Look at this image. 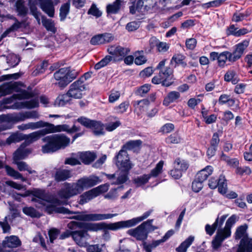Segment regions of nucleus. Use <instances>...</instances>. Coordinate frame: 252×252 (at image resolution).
Returning a JSON list of instances; mask_svg holds the SVG:
<instances>
[{
  "instance_id": "30",
  "label": "nucleus",
  "mask_w": 252,
  "mask_h": 252,
  "mask_svg": "<svg viewBox=\"0 0 252 252\" xmlns=\"http://www.w3.org/2000/svg\"><path fill=\"white\" fill-rule=\"evenodd\" d=\"M16 11L20 16H25L28 13V8L26 6L24 0H18L15 3Z\"/></svg>"
},
{
  "instance_id": "40",
  "label": "nucleus",
  "mask_w": 252,
  "mask_h": 252,
  "mask_svg": "<svg viewBox=\"0 0 252 252\" xmlns=\"http://www.w3.org/2000/svg\"><path fill=\"white\" fill-rule=\"evenodd\" d=\"M194 240L193 236H189L176 248V251L178 252H186L188 248L191 245Z\"/></svg>"
},
{
  "instance_id": "28",
  "label": "nucleus",
  "mask_w": 252,
  "mask_h": 252,
  "mask_svg": "<svg viewBox=\"0 0 252 252\" xmlns=\"http://www.w3.org/2000/svg\"><path fill=\"white\" fill-rule=\"evenodd\" d=\"M17 115L18 122L24 121L26 120L29 119H38L39 117V115L36 111L20 112L17 113Z\"/></svg>"
},
{
  "instance_id": "25",
  "label": "nucleus",
  "mask_w": 252,
  "mask_h": 252,
  "mask_svg": "<svg viewBox=\"0 0 252 252\" xmlns=\"http://www.w3.org/2000/svg\"><path fill=\"white\" fill-rule=\"evenodd\" d=\"M236 252H252V238L241 239Z\"/></svg>"
},
{
  "instance_id": "12",
  "label": "nucleus",
  "mask_w": 252,
  "mask_h": 252,
  "mask_svg": "<svg viewBox=\"0 0 252 252\" xmlns=\"http://www.w3.org/2000/svg\"><path fill=\"white\" fill-rule=\"evenodd\" d=\"M117 216V214H85L81 213L71 218L83 221H99L111 219Z\"/></svg>"
},
{
  "instance_id": "36",
  "label": "nucleus",
  "mask_w": 252,
  "mask_h": 252,
  "mask_svg": "<svg viewBox=\"0 0 252 252\" xmlns=\"http://www.w3.org/2000/svg\"><path fill=\"white\" fill-rule=\"evenodd\" d=\"M180 97V94L179 92L172 91L169 93L164 98L163 104L165 106H168L170 103L175 102Z\"/></svg>"
},
{
  "instance_id": "34",
  "label": "nucleus",
  "mask_w": 252,
  "mask_h": 252,
  "mask_svg": "<svg viewBox=\"0 0 252 252\" xmlns=\"http://www.w3.org/2000/svg\"><path fill=\"white\" fill-rule=\"evenodd\" d=\"M123 1L121 0H116L113 3L107 5L106 9L108 14H116L121 8Z\"/></svg>"
},
{
  "instance_id": "31",
  "label": "nucleus",
  "mask_w": 252,
  "mask_h": 252,
  "mask_svg": "<svg viewBox=\"0 0 252 252\" xmlns=\"http://www.w3.org/2000/svg\"><path fill=\"white\" fill-rule=\"evenodd\" d=\"M141 144L142 142L140 140H131L124 145L121 150L126 151V150H132L135 152L139 149Z\"/></svg>"
},
{
  "instance_id": "24",
  "label": "nucleus",
  "mask_w": 252,
  "mask_h": 252,
  "mask_svg": "<svg viewBox=\"0 0 252 252\" xmlns=\"http://www.w3.org/2000/svg\"><path fill=\"white\" fill-rule=\"evenodd\" d=\"M2 244L4 248H15L19 247L21 242L17 236L11 235L6 237Z\"/></svg>"
},
{
  "instance_id": "43",
  "label": "nucleus",
  "mask_w": 252,
  "mask_h": 252,
  "mask_svg": "<svg viewBox=\"0 0 252 252\" xmlns=\"http://www.w3.org/2000/svg\"><path fill=\"white\" fill-rule=\"evenodd\" d=\"M128 172L122 171L119 170L117 173V176L116 178V181L112 182V184L119 185L125 183L128 179Z\"/></svg>"
},
{
  "instance_id": "59",
  "label": "nucleus",
  "mask_w": 252,
  "mask_h": 252,
  "mask_svg": "<svg viewBox=\"0 0 252 252\" xmlns=\"http://www.w3.org/2000/svg\"><path fill=\"white\" fill-rule=\"evenodd\" d=\"M168 143L178 144L181 141V138L177 133H174L170 135L166 139Z\"/></svg>"
},
{
  "instance_id": "51",
  "label": "nucleus",
  "mask_w": 252,
  "mask_h": 252,
  "mask_svg": "<svg viewBox=\"0 0 252 252\" xmlns=\"http://www.w3.org/2000/svg\"><path fill=\"white\" fill-rule=\"evenodd\" d=\"M143 51H136L134 53V63L138 65L144 64L147 62V58L143 55Z\"/></svg>"
},
{
  "instance_id": "37",
  "label": "nucleus",
  "mask_w": 252,
  "mask_h": 252,
  "mask_svg": "<svg viewBox=\"0 0 252 252\" xmlns=\"http://www.w3.org/2000/svg\"><path fill=\"white\" fill-rule=\"evenodd\" d=\"M149 104V101L147 99H142L134 102L135 110L140 114L146 110Z\"/></svg>"
},
{
  "instance_id": "2",
  "label": "nucleus",
  "mask_w": 252,
  "mask_h": 252,
  "mask_svg": "<svg viewBox=\"0 0 252 252\" xmlns=\"http://www.w3.org/2000/svg\"><path fill=\"white\" fill-rule=\"evenodd\" d=\"M42 140L47 143L42 147L43 153H53L61 149H64L69 145L70 142V138L63 134L47 136L43 138Z\"/></svg>"
},
{
  "instance_id": "42",
  "label": "nucleus",
  "mask_w": 252,
  "mask_h": 252,
  "mask_svg": "<svg viewBox=\"0 0 252 252\" xmlns=\"http://www.w3.org/2000/svg\"><path fill=\"white\" fill-rule=\"evenodd\" d=\"M71 177L70 172L67 170H59L55 175V179L57 182L64 181Z\"/></svg>"
},
{
  "instance_id": "4",
  "label": "nucleus",
  "mask_w": 252,
  "mask_h": 252,
  "mask_svg": "<svg viewBox=\"0 0 252 252\" xmlns=\"http://www.w3.org/2000/svg\"><path fill=\"white\" fill-rule=\"evenodd\" d=\"M50 17H53L54 7L52 0H29V6L31 13L40 24V12L38 10L37 5Z\"/></svg>"
},
{
  "instance_id": "17",
  "label": "nucleus",
  "mask_w": 252,
  "mask_h": 252,
  "mask_svg": "<svg viewBox=\"0 0 252 252\" xmlns=\"http://www.w3.org/2000/svg\"><path fill=\"white\" fill-rule=\"evenodd\" d=\"M82 192L85 189L90 188L101 182L99 178L96 176L91 175L84 177L77 181Z\"/></svg>"
},
{
  "instance_id": "20",
  "label": "nucleus",
  "mask_w": 252,
  "mask_h": 252,
  "mask_svg": "<svg viewBox=\"0 0 252 252\" xmlns=\"http://www.w3.org/2000/svg\"><path fill=\"white\" fill-rule=\"evenodd\" d=\"M27 143H23L14 153L13 160H20L25 159L32 152V149L27 147Z\"/></svg>"
},
{
  "instance_id": "11",
  "label": "nucleus",
  "mask_w": 252,
  "mask_h": 252,
  "mask_svg": "<svg viewBox=\"0 0 252 252\" xmlns=\"http://www.w3.org/2000/svg\"><path fill=\"white\" fill-rule=\"evenodd\" d=\"M172 73L173 70L170 67H166L159 71L158 75L153 77L152 81L155 84L161 83L163 86L168 87L173 83Z\"/></svg>"
},
{
  "instance_id": "41",
  "label": "nucleus",
  "mask_w": 252,
  "mask_h": 252,
  "mask_svg": "<svg viewBox=\"0 0 252 252\" xmlns=\"http://www.w3.org/2000/svg\"><path fill=\"white\" fill-rule=\"evenodd\" d=\"M25 140V134L16 132L12 133L6 139V143L10 144L12 143H17Z\"/></svg>"
},
{
  "instance_id": "15",
  "label": "nucleus",
  "mask_w": 252,
  "mask_h": 252,
  "mask_svg": "<svg viewBox=\"0 0 252 252\" xmlns=\"http://www.w3.org/2000/svg\"><path fill=\"white\" fill-rule=\"evenodd\" d=\"M210 58L212 61L217 60L218 65L221 67L225 66L227 60L230 62H235L232 54L228 51H224L220 53L212 52L210 54Z\"/></svg>"
},
{
  "instance_id": "55",
  "label": "nucleus",
  "mask_w": 252,
  "mask_h": 252,
  "mask_svg": "<svg viewBox=\"0 0 252 252\" xmlns=\"http://www.w3.org/2000/svg\"><path fill=\"white\" fill-rule=\"evenodd\" d=\"M236 75V72L234 70H228L224 75V80L227 82L231 81L233 84H236L238 82Z\"/></svg>"
},
{
  "instance_id": "6",
  "label": "nucleus",
  "mask_w": 252,
  "mask_h": 252,
  "mask_svg": "<svg viewBox=\"0 0 252 252\" xmlns=\"http://www.w3.org/2000/svg\"><path fill=\"white\" fill-rule=\"evenodd\" d=\"M78 74V70H71L69 68H62L54 73V78L56 81L55 84L60 87L64 88L75 79Z\"/></svg>"
},
{
  "instance_id": "62",
  "label": "nucleus",
  "mask_w": 252,
  "mask_h": 252,
  "mask_svg": "<svg viewBox=\"0 0 252 252\" xmlns=\"http://www.w3.org/2000/svg\"><path fill=\"white\" fill-rule=\"evenodd\" d=\"M203 181L195 178V179L192 183V189L193 191L198 192L203 188Z\"/></svg>"
},
{
  "instance_id": "32",
  "label": "nucleus",
  "mask_w": 252,
  "mask_h": 252,
  "mask_svg": "<svg viewBox=\"0 0 252 252\" xmlns=\"http://www.w3.org/2000/svg\"><path fill=\"white\" fill-rule=\"evenodd\" d=\"M248 225L247 224L242 225L239 226L235 233V239H243L249 238L247 233Z\"/></svg>"
},
{
  "instance_id": "39",
  "label": "nucleus",
  "mask_w": 252,
  "mask_h": 252,
  "mask_svg": "<svg viewBox=\"0 0 252 252\" xmlns=\"http://www.w3.org/2000/svg\"><path fill=\"white\" fill-rule=\"evenodd\" d=\"M8 17L10 19H13L15 23L9 28L7 29L1 35V39L6 37L10 32L17 30L21 27V23L19 22L15 18L12 16L8 15Z\"/></svg>"
},
{
  "instance_id": "56",
  "label": "nucleus",
  "mask_w": 252,
  "mask_h": 252,
  "mask_svg": "<svg viewBox=\"0 0 252 252\" xmlns=\"http://www.w3.org/2000/svg\"><path fill=\"white\" fill-rule=\"evenodd\" d=\"M150 179L148 174H145L135 178L134 183L137 187H140L147 183Z\"/></svg>"
},
{
  "instance_id": "60",
  "label": "nucleus",
  "mask_w": 252,
  "mask_h": 252,
  "mask_svg": "<svg viewBox=\"0 0 252 252\" xmlns=\"http://www.w3.org/2000/svg\"><path fill=\"white\" fill-rule=\"evenodd\" d=\"M219 218H218L212 225L206 224L205 226V231L208 235L211 236L214 233L217 227L218 226Z\"/></svg>"
},
{
  "instance_id": "9",
  "label": "nucleus",
  "mask_w": 252,
  "mask_h": 252,
  "mask_svg": "<svg viewBox=\"0 0 252 252\" xmlns=\"http://www.w3.org/2000/svg\"><path fill=\"white\" fill-rule=\"evenodd\" d=\"M43 128L40 130L32 132L29 134H25V141L24 143H27V145L28 146L38 140L41 136L49 133H55L54 129V125L53 124L46 122L45 126Z\"/></svg>"
},
{
  "instance_id": "49",
  "label": "nucleus",
  "mask_w": 252,
  "mask_h": 252,
  "mask_svg": "<svg viewBox=\"0 0 252 252\" xmlns=\"http://www.w3.org/2000/svg\"><path fill=\"white\" fill-rule=\"evenodd\" d=\"M92 124V127L95 135H100L104 133V126L100 122L93 121Z\"/></svg>"
},
{
  "instance_id": "47",
  "label": "nucleus",
  "mask_w": 252,
  "mask_h": 252,
  "mask_svg": "<svg viewBox=\"0 0 252 252\" xmlns=\"http://www.w3.org/2000/svg\"><path fill=\"white\" fill-rule=\"evenodd\" d=\"M13 163L17 165L18 169L20 171H27L30 174L36 173V171L32 170L25 162L20 161L19 160H13Z\"/></svg>"
},
{
  "instance_id": "8",
  "label": "nucleus",
  "mask_w": 252,
  "mask_h": 252,
  "mask_svg": "<svg viewBox=\"0 0 252 252\" xmlns=\"http://www.w3.org/2000/svg\"><path fill=\"white\" fill-rule=\"evenodd\" d=\"M152 210L145 212L141 216L133 218L132 219L120 221L110 224L109 228L113 231L117 230L124 228H128L134 226L137 224L147 219L151 214Z\"/></svg>"
},
{
  "instance_id": "10",
  "label": "nucleus",
  "mask_w": 252,
  "mask_h": 252,
  "mask_svg": "<svg viewBox=\"0 0 252 252\" xmlns=\"http://www.w3.org/2000/svg\"><path fill=\"white\" fill-rule=\"evenodd\" d=\"M82 192L77 181L73 183H65L58 192V195L61 199H68Z\"/></svg>"
},
{
  "instance_id": "38",
  "label": "nucleus",
  "mask_w": 252,
  "mask_h": 252,
  "mask_svg": "<svg viewBox=\"0 0 252 252\" xmlns=\"http://www.w3.org/2000/svg\"><path fill=\"white\" fill-rule=\"evenodd\" d=\"M7 174L15 179H20L23 182H26L27 179L22 176V174L8 165L4 166Z\"/></svg>"
},
{
  "instance_id": "61",
  "label": "nucleus",
  "mask_w": 252,
  "mask_h": 252,
  "mask_svg": "<svg viewBox=\"0 0 252 252\" xmlns=\"http://www.w3.org/2000/svg\"><path fill=\"white\" fill-rule=\"evenodd\" d=\"M23 211L27 215L31 217H39V213L32 207H25L23 209Z\"/></svg>"
},
{
  "instance_id": "1",
  "label": "nucleus",
  "mask_w": 252,
  "mask_h": 252,
  "mask_svg": "<svg viewBox=\"0 0 252 252\" xmlns=\"http://www.w3.org/2000/svg\"><path fill=\"white\" fill-rule=\"evenodd\" d=\"M30 194L34 196L32 200L36 203V206L38 208L45 206V210L49 214L53 213L64 214H76L75 212H72L64 207H58V206L64 204V203L58 199H54L52 202H49L47 199V194L43 189H34L31 190L26 191L24 194H21V195L23 197H26Z\"/></svg>"
},
{
  "instance_id": "53",
  "label": "nucleus",
  "mask_w": 252,
  "mask_h": 252,
  "mask_svg": "<svg viewBox=\"0 0 252 252\" xmlns=\"http://www.w3.org/2000/svg\"><path fill=\"white\" fill-rule=\"evenodd\" d=\"M174 166L175 168L180 169L181 172H184L187 170L189 167L188 163L183 160L180 158L176 159L174 162Z\"/></svg>"
},
{
  "instance_id": "58",
  "label": "nucleus",
  "mask_w": 252,
  "mask_h": 252,
  "mask_svg": "<svg viewBox=\"0 0 252 252\" xmlns=\"http://www.w3.org/2000/svg\"><path fill=\"white\" fill-rule=\"evenodd\" d=\"M88 14L89 15H92L96 18H98L101 16L102 12L97 7L96 4L93 3L91 5L90 8L89 9L88 11Z\"/></svg>"
},
{
  "instance_id": "19",
  "label": "nucleus",
  "mask_w": 252,
  "mask_h": 252,
  "mask_svg": "<svg viewBox=\"0 0 252 252\" xmlns=\"http://www.w3.org/2000/svg\"><path fill=\"white\" fill-rule=\"evenodd\" d=\"M90 238L89 234L84 229L73 231L72 239L75 243L81 247L87 246V241Z\"/></svg>"
},
{
  "instance_id": "23",
  "label": "nucleus",
  "mask_w": 252,
  "mask_h": 252,
  "mask_svg": "<svg viewBox=\"0 0 252 252\" xmlns=\"http://www.w3.org/2000/svg\"><path fill=\"white\" fill-rule=\"evenodd\" d=\"M249 45V41L247 40H245L235 45L234 51L231 53L235 61L242 57Z\"/></svg>"
},
{
  "instance_id": "45",
  "label": "nucleus",
  "mask_w": 252,
  "mask_h": 252,
  "mask_svg": "<svg viewBox=\"0 0 252 252\" xmlns=\"http://www.w3.org/2000/svg\"><path fill=\"white\" fill-rule=\"evenodd\" d=\"M163 164V161H159L157 164L156 167L151 170V173L148 174L149 178H155L158 177L159 175H160L162 172Z\"/></svg>"
},
{
  "instance_id": "44",
  "label": "nucleus",
  "mask_w": 252,
  "mask_h": 252,
  "mask_svg": "<svg viewBox=\"0 0 252 252\" xmlns=\"http://www.w3.org/2000/svg\"><path fill=\"white\" fill-rule=\"evenodd\" d=\"M185 57L182 54H176L172 58L170 64L171 65H174L175 63L176 66V64L181 65L183 67H186L187 65V63L185 61Z\"/></svg>"
},
{
  "instance_id": "50",
  "label": "nucleus",
  "mask_w": 252,
  "mask_h": 252,
  "mask_svg": "<svg viewBox=\"0 0 252 252\" xmlns=\"http://www.w3.org/2000/svg\"><path fill=\"white\" fill-rule=\"evenodd\" d=\"M6 62L10 67H14L18 65L20 59L17 55L11 53L7 56Z\"/></svg>"
},
{
  "instance_id": "63",
  "label": "nucleus",
  "mask_w": 252,
  "mask_h": 252,
  "mask_svg": "<svg viewBox=\"0 0 252 252\" xmlns=\"http://www.w3.org/2000/svg\"><path fill=\"white\" fill-rule=\"evenodd\" d=\"M109 188V185L108 184H105L100 185L93 189L97 196L100 194L106 192L108 190Z\"/></svg>"
},
{
  "instance_id": "7",
  "label": "nucleus",
  "mask_w": 252,
  "mask_h": 252,
  "mask_svg": "<svg viewBox=\"0 0 252 252\" xmlns=\"http://www.w3.org/2000/svg\"><path fill=\"white\" fill-rule=\"evenodd\" d=\"M21 85H20L18 82L7 84L3 87V92L5 94H10L14 92H18L19 94L13 95L9 98H6L3 100L4 104L10 103L13 99H18L20 100L28 99L32 96L31 93L23 91L21 89Z\"/></svg>"
},
{
  "instance_id": "33",
  "label": "nucleus",
  "mask_w": 252,
  "mask_h": 252,
  "mask_svg": "<svg viewBox=\"0 0 252 252\" xmlns=\"http://www.w3.org/2000/svg\"><path fill=\"white\" fill-rule=\"evenodd\" d=\"M96 197L97 195L93 189H92L80 195L79 203L81 205L84 204Z\"/></svg>"
},
{
  "instance_id": "46",
  "label": "nucleus",
  "mask_w": 252,
  "mask_h": 252,
  "mask_svg": "<svg viewBox=\"0 0 252 252\" xmlns=\"http://www.w3.org/2000/svg\"><path fill=\"white\" fill-rule=\"evenodd\" d=\"M70 100V97L67 94L59 95L55 101V104L58 106H63L69 103Z\"/></svg>"
},
{
  "instance_id": "64",
  "label": "nucleus",
  "mask_w": 252,
  "mask_h": 252,
  "mask_svg": "<svg viewBox=\"0 0 252 252\" xmlns=\"http://www.w3.org/2000/svg\"><path fill=\"white\" fill-rule=\"evenodd\" d=\"M91 44L94 45L104 44V40L102 34H98L94 36L90 40Z\"/></svg>"
},
{
  "instance_id": "22",
  "label": "nucleus",
  "mask_w": 252,
  "mask_h": 252,
  "mask_svg": "<svg viewBox=\"0 0 252 252\" xmlns=\"http://www.w3.org/2000/svg\"><path fill=\"white\" fill-rule=\"evenodd\" d=\"M113 223H110L108 224H106L104 222L100 223H82V228L88 232V231H97L102 230L104 228L113 230L112 229L109 228L110 224Z\"/></svg>"
},
{
  "instance_id": "16",
  "label": "nucleus",
  "mask_w": 252,
  "mask_h": 252,
  "mask_svg": "<svg viewBox=\"0 0 252 252\" xmlns=\"http://www.w3.org/2000/svg\"><path fill=\"white\" fill-rule=\"evenodd\" d=\"M86 89L85 84H80L76 81L70 86L67 94L72 98L80 99L82 98Z\"/></svg>"
},
{
  "instance_id": "52",
  "label": "nucleus",
  "mask_w": 252,
  "mask_h": 252,
  "mask_svg": "<svg viewBox=\"0 0 252 252\" xmlns=\"http://www.w3.org/2000/svg\"><path fill=\"white\" fill-rule=\"evenodd\" d=\"M218 190L222 195L226 194L227 186L226 180L223 176H220L219 179Z\"/></svg>"
},
{
  "instance_id": "26",
  "label": "nucleus",
  "mask_w": 252,
  "mask_h": 252,
  "mask_svg": "<svg viewBox=\"0 0 252 252\" xmlns=\"http://www.w3.org/2000/svg\"><path fill=\"white\" fill-rule=\"evenodd\" d=\"M45 124L46 122L39 121L36 122H29L27 124H23L18 126L17 128L21 130H26L29 129L34 130L44 127Z\"/></svg>"
},
{
  "instance_id": "18",
  "label": "nucleus",
  "mask_w": 252,
  "mask_h": 252,
  "mask_svg": "<svg viewBox=\"0 0 252 252\" xmlns=\"http://www.w3.org/2000/svg\"><path fill=\"white\" fill-rule=\"evenodd\" d=\"M82 192L85 189L90 188L101 182L99 178L96 176L91 175L84 177L77 181Z\"/></svg>"
},
{
  "instance_id": "57",
  "label": "nucleus",
  "mask_w": 252,
  "mask_h": 252,
  "mask_svg": "<svg viewBox=\"0 0 252 252\" xmlns=\"http://www.w3.org/2000/svg\"><path fill=\"white\" fill-rule=\"evenodd\" d=\"M75 122H77L81 125L87 128H91L93 120H91L85 117L82 116L76 120Z\"/></svg>"
},
{
  "instance_id": "29",
  "label": "nucleus",
  "mask_w": 252,
  "mask_h": 252,
  "mask_svg": "<svg viewBox=\"0 0 252 252\" xmlns=\"http://www.w3.org/2000/svg\"><path fill=\"white\" fill-rule=\"evenodd\" d=\"M54 132L66 131L68 133H72L78 131L80 129V126H77L74 125L72 127H70L67 125H54Z\"/></svg>"
},
{
  "instance_id": "54",
  "label": "nucleus",
  "mask_w": 252,
  "mask_h": 252,
  "mask_svg": "<svg viewBox=\"0 0 252 252\" xmlns=\"http://www.w3.org/2000/svg\"><path fill=\"white\" fill-rule=\"evenodd\" d=\"M42 23L47 31H50L53 33H55L56 32V29L55 27V24L51 20L47 19L43 17Z\"/></svg>"
},
{
  "instance_id": "3",
  "label": "nucleus",
  "mask_w": 252,
  "mask_h": 252,
  "mask_svg": "<svg viewBox=\"0 0 252 252\" xmlns=\"http://www.w3.org/2000/svg\"><path fill=\"white\" fill-rule=\"evenodd\" d=\"M107 52L111 56H105L100 62L96 63L94 67L95 69H100L107 65L112 61L118 62L123 60L124 58L129 53L130 50L126 47L112 45L108 47Z\"/></svg>"
},
{
  "instance_id": "48",
  "label": "nucleus",
  "mask_w": 252,
  "mask_h": 252,
  "mask_svg": "<svg viewBox=\"0 0 252 252\" xmlns=\"http://www.w3.org/2000/svg\"><path fill=\"white\" fill-rule=\"evenodd\" d=\"M0 122L17 123L18 122L17 113L1 115H0Z\"/></svg>"
},
{
  "instance_id": "21",
  "label": "nucleus",
  "mask_w": 252,
  "mask_h": 252,
  "mask_svg": "<svg viewBox=\"0 0 252 252\" xmlns=\"http://www.w3.org/2000/svg\"><path fill=\"white\" fill-rule=\"evenodd\" d=\"M38 106V100L36 98L24 102H16L9 107H5V109H21L24 108L32 109Z\"/></svg>"
},
{
  "instance_id": "13",
  "label": "nucleus",
  "mask_w": 252,
  "mask_h": 252,
  "mask_svg": "<svg viewBox=\"0 0 252 252\" xmlns=\"http://www.w3.org/2000/svg\"><path fill=\"white\" fill-rule=\"evenodd\" d=\"M116 164L122 171L129 172L133 166L127 152L124 150H121L116 156Z\"/></svg>"
},
{
  "instance_id": "14",
  "label": "nucleus",
  "mask_w": 252,
  "mask_h": 252,
  "mask_svg": "<svg viewBox=\"0 0 252 252\" xmlns=\"http://www.w3.org/2000/svg\"><path fill=\"white\" fill-rule=\"evenodd\" d=\"M153 221V220H149L143 222L136 228L128 230L127 233L135 237L137 240H145L147 237V232L146 230V226H151Z\"/></svg>"
},
{
  "instance_id": "5",
  "label": "nucleus",
  "mask_w": 252,
  "mask_h": 252,
  "mask_svg": "<svg viewBox=\"0 0 252 252\" xmlns=\"http://www.w3.org/2000/svg\"><path fill=\"white\" fill-rule=\"evenodd\" d=\"M236 220L237 216L233 215L227 220L224 228L218 230L216 235L212 241V246L214 249L219 248L223 241L230 236L231 228L235 223Z\"/></svg>"
},
{
  "instance_id": "35",
  "label": "nucleus",
  "mask_w": 252,
  "mask_h": 252,
  "mask_svg": "<svg viewBox=\"0 0 252 252\" xmlns=\"http://www.w3.org/2000/svg\"><path fill=\"white\" fill-rule=\"evenodd\" d=\"M213 171V168L211 166H207L197 173L196 177H197V179L204 182L212 173Z\"/></svg>"
},
{
  "instance_id": "27",
  "label": "nucleus",
  "mask_w": 252,
  "mask_h": 252,
  "mask_svg": "<svg viewBox=\"0 0 252 252\" xmlns=\"http://www.w3.org/2000/svg\"><path fill=\"white\" fill-rule=\"evenodd\" d=\"M77 157L85 164H89L96 158L94 153L91 152H80L77 154Z\"/></svg>"
}]
</instances>
